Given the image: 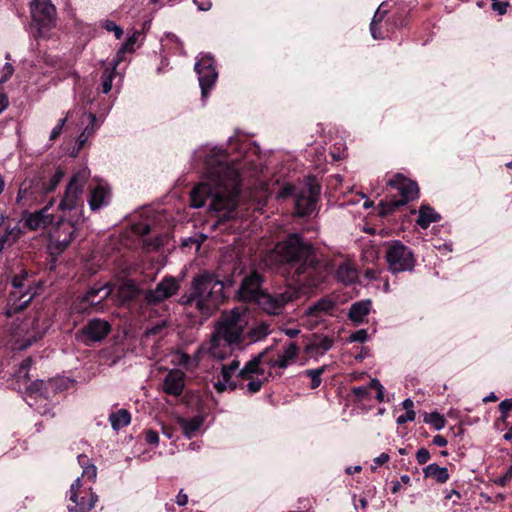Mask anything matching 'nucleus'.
<instances>
[{
	"label": "nucleus",
	"mask_w": 512,
	"mask_h": 512,
	"mask_svg": "<svg viewBox=\"0 0 512 512\" xmlns=\"http://www.w3.org/2000/svg\"><path fill=\"white\" fill-rule=\"evenodd\" d=\"M385 258L389 271L393 274L411 272L415 268L416 260L412 250L399 240L388 243Z\"/></svg>",
	"instance_id": "obj_9"
},
{
	"label": "nucleus",
	"mask_w": 512,
	"mask_h": 512,
	"mask_svg": "<svg viewBox=\"0 0 512 512\" xmlns=\"http://www.w3.org/2000/svg\"><path fill=\"white\" fill-rule=\"evenodd\" d=\"M368 339V333L365 329L357 330L349 337L350 342L364 343Z\"/></svg>",
	"instance_id": "obj_51"
},
{
	"label": "nucleus",
	"mask_w": 512,
	"mask_h": 512,
	"mask_svg": "<svg viewBox=\"0 0 512 512\" xmlns=\"http://www.w3.org/2000/svg\"><path fill=\"white\" fill-rule=\"evenodd\" d=\"M160 329V324L156 323L152 328L147 329L144 334V342L147 343L151 335H155Z\"/></svg>",
	"instance_id": "obj_62"
},
{
	"label": "nucleus",
	"mask_w": 512,
	"mask_h": 512,
	"mask_svg": "<svg viewBox=\"0 0 512 512\" xmlns=\"http://www.w3.org/2000/svg\"><path fill=\"white\" fill-rule=\"evenodd\" d=\"M371 310V301L370 300H362L356 303H353L349 309L348 317L351 321L360 324L363 323L366 316L369 314Z\"/></svg>",
	"instance_id": "obj_27"
},
{
	"label": "nucleus",
	"mask_w": 512,
	"mask_h": 512,
	"mask_svg": "<svg viewBox=\"0 0 512 512\" xmlns=\"http://www.w3.org/2000/svg\"><path fill=\"white\" fill-rule=\"evenodd\" d=\"M415 416H416L415 411H409V412L406 411V413L401 414V415H399L397 417L396 423L398 425H403L406 422L414 421L415 420Z\"/></svg>",
	"instance_id": "obj_55"
},
{
	"label": "nucleus",
	"mask_w": 512,
	"mask_h": 512,
	"mask_svg": "<svg viewBox=\"0 0 512 512\" xmlns=\"http://www.w3.org/2000/svg\"><path fill=\"white\" fill-rule=\"evenodd\" d=\"M336 278L344 284H352L357 279L356 269L348 263H342L336 270Z\"/></svg>",
	"instance_id": "obj_33"
},
{
	"label": "nucleus",
	"mask_w": 512,
	"mask_h": 512,
	"mask_svg": "<svg viewBox=\"0 0 512 512\" xmlns=\"http://www.w3.org/2000/svg\"><path fill=\"white\" fill-rule=\"evenodd\" d=\"M111 200L110 189L102 184H98L90 190L88 204L92 211L96 212L109 205Z\"/></svg>",
	"instance_id": "obj_24"
},
{
	"label": "nucleus",
	"mask_w": 512,
	"mask_h": 512,
	"mask_svg": "<svg viewBox=\"0 0 512 512\" xmlns=\"http://www.w3.org/2000/svg\"><path fill=\"white\" fill-rule=\"evenodd\" d=\"M109 421L111 423V427L115 431H118L130 424L131 414L127 409H119L109 415Z\"/></svg>",
	"instance_id": "obj_32"
},
{
	"label": "nucleus",
	"mask_w": 512,
	"mask_h": 512,
	"mask_svg": "<svg viewBox=\"0 0 512 512\" xmlns=\"http://www.w3.org/2000/svg\"><path fill=\"white\" fill-rule=\"evenodd\" d=\"M23 231L19 225L8 228L0 237V253L13 246L22 236Z\"/></svg>",
	"instance_id": "obj_31"
},
{
	"label": "nucleus",
	"mask_w": 512,
	"mask_h": 512,
	"mask_svg": "<svg viewBox=\"0 0 512 512\" xmlns=\"http://www.w3.org/2000/svg\"><path fill=\"white\" fill-rule=\"evenodd\" d=\"M195 155L203 158L205 177L190 193L191 207L207 206L221 218H232L241 186L237 158H230L217 147L201 148Z\"/></svg>",
	"instance_id": "obj_1"
},
{
	"label": "nucleus",
	"mask_w": 512,
	"mask_h": 512,
	"mask_svg": "<svg viewBox=\"0 0 512 512\" xmlns=\"http://www.w3.org/2000/svg\"><path fill=\"white\" fill-rule=\"evenodd\" d=\"M387 185L396 189L401 197L399 199L393 197L386 202L381 201L380 216H386L418 197L419 188L417 183L407 179L402 174L394 175L387 181Z\"/></svg>",
	"instance_id": "obj_6"
},
{
	"label": "nucleus",
	"mask_w": 512,
	"mask_h": 512,
	"mask_svg": "<svg viewBox=\"0 0 512 512\" xmlns=\"http://www.w3.org/2000/svg\"><path fill=\"white\" fill-rule=\"evenodd\" d=\"M160 247V238L155 236L153 239H145L143 241V249L147 252L158 250Z\"/></svg>",
	"instance_id": "obj_48"
},
{
	"label": "nucleus",
	"mask_w": 512,
	"mask_h": 512,
	"mask_svg": "<svg viewBox=\"0 0 512 512\" xmlns=\"http://www.w3.org/2000/svg\"><path fill=\"white\" fill-rule=\"evenodd\" d=\"M512 410V398L504 399L499 404L500 419L506 421L509 412Z\"/></svg>",
	"instance_id": "obj_47"
},
{
	"label": "nucleus",
	"mask_w": 512,
	"mask_h": 512,
	"mask_svg": "<svg viewBox=\"0 0 512 512\" xmlns=\"http://www.w3.org/2000/svg\"><path fill=\"white\" fill-rule=\"evenodd\" d=\"M137 293L138 289L132 281L122 283L117 289V295L121 303L131 301Z\"/></svg>",
	"instance_id": "obj_34"
},
{
	"label": "nucleus",
	"mask_w": 512,
	"mask_h": 512,
	"mask_svg": "<svg viewBox=\"0 0 512 512\" xmlns=\"http://www.w3.org/2000/svg\"><path fill=\"white\" fill-rule=\"evenodd\" d=\"M327 365H322L319 368L316 369H308L304 371V374L311 378V385L310 387L312 389H316L320 386L322 380L321 375L326 371Z\"/></svg>",
	"instance_id": "obj_42"
},
{
	"label": "nucleus",
	"mask_w": 512,
	"mask_h": 512,
	"mask_svg": "<svg viewBox=\"0 0 512 512\" xmlns=\"http://www.w3.org/2000/svg\"><path fill=\"white\" fill-rule=\"evenodd\" d=\"M263 385V381L260 379H252L247 384V391L250 393H256L260 391Z\"/></svg>",
	"instance_id": "obj_57"
},
{
	"label": "nucleus",
	"mask_w": 512,
	"mask_h": 512,
	"mask_svg": "<svg viewBox=\"0 0 512 512\" xmlns=\"http://www.w3.org/2000/svg\"><path fill=\"white\" fill-rule=\"evenodd\" d=\"M262 283L263 277L256 271L251 272L242 279L238 289L239 298L245 302L255 303L259 299L260 294L265 292L261 288Z\"/></svg>",
	"instance_id": "obj_16"
},
{
	"label": "nucleus",
	"mask_w": 512,
	"mask_h": 512,
	"mask_svg": "<svg viewBox=\"0 0 512 512\" xmlns=\"http://www.w3.org/2000/svg\"><path fill=\"white\" fill-rule=\"evenodd\" d=\"M111 331V325L108 321L93 318L82 328L81 334L87 340L92 342L102 341Z\"/></svg>",
	"instance_id": "obj_20"
},
{
	"label": "nucleus",
	"mask_w": 512,
	"mask_h": 512,
	"mask_svg": "<svg viewBox=\"0 0 512 512\" xmlns=\"http://www.w3.org/2000/svg\"><path fill=\"white\" fill-rule=\"evenodd\" d=\"M319 194L320 187L312 183H308L301 189L286 186L281 192L283 196L292 195L294 197L296 213L301 217L308 216L314 212Z\"/></svg>",
	"instance_id": "obj_10"
},
{
	"label": "nucleus",
	"mask_w": 512,
	"mask_h": 512,
	"mask_svg": "<svg viewBox=\"0 0 512 512\" xmlns=\"http://www.w3.org/2000/svg\"><path fill=\"white\" fill-rule=\"evenodd\" d=\"M69 116L70 112H68L64 118L59 120L58 124L52 129L50 133V140H55L60 135L62 128L66 124Z\"/></svg>",
	"instance_id": "obj_50"
},
{
	"label": "nucleus",
	"mask_w": 512,
	"mask_h": 512,
	"mask_svg": "<svg viewBox=\"0 0 512 512\" xmlns=\"http://www.w3.org/2000/svg\"><path fill=\"white\" fill-rule=\"evenodd\" d=\"M114 291V285L105 283L103 285H94L83 296V301L87 302L90 306H96L103 300L108 298Z\"/></svg>",
	"instance_id": "obj_25"
},
{
	"label": "nucleus",
	"mask_w": 512,
	"mask_h": 512,
	"mask_svg": "<svg viewBox=\"0 0 512 512\" xmlns=\"http://www.w3.org/2000/svg\"><path fill=\"white\" fill-rule=\"evenodd\" d=\"M333 339L326 335L313 334L304 347L305 353L311 358L323 356L333 346Z\"/></svg>",
	"instance_id": "obj_22"
},
{
	"label": "nucleus",
	"mask_w": 512,
	"mask_h": 512,
	"mask_svg": "<svg viewBox=\"0 0 512 512\" xmlns=\"http://www.w3.org/2000/svg\"><path fill=\"white\" fill-rule=\"evenodd\" d=\"M31 16L37 27V37L46 38L56 25V8L50 0H32Z\"/></svg>",
	"instance_id": "obj_12"
},
{
	"label": "nucleus",
	"mask_w": 512,
	"mask_h": 512,
	"mask_svg": "<svg viewBox=\"0 0 512 512\" xmlns=\"http://www.w3.org/2000/svg\"><path fill=\"white\" fill-rule=\"evenodd\" d=\"M82 476L86 477L89 480H95L97 476V468L95 465H86L82 471Z\"/></svg>",
	"instance_id": "obj_54"
},
{
	"label": "nucleus",
	"mask_w": 512,
	"mask_h": 512,
	"mask_svg": "<svg viewBox=\"0 0 512 512\" xmlns=\"http://www.w3.org/2000/svg\"><path fill=\"white\" fill-rule=\"evenodd\" d=\"M118 65V61H115L112 70L106 69L101 76V88L104 94H107L112 89V81L114 77V71Z\"/></svg>",
	"instance_id": "obj_43"
},
{
	"label": "nucleus",
	"mask_w": 512,
	"mask_h": 512,
	"mask_svg": "<svg viewBox=\"0 0 512 512\" xmlns=\"http://www.w3.org/2000/svg\"><path fill=\"white\" fill-rule=\"evenodd\" d=\"M424 422L431 425L437 431L443 429L446 425L444 416L438 412L426 413L424 416Z\"/></svg>",
	"instance_id": "obj_40"
},
{
	"label": "nucleus",
	"mask_w": 512,
	"mask_h": 512,
	"mask_svg": "<svg viewBox=\"0 0 512 512\" xmlns=\"http://www.w3.org/2000/svg\"><path fill=\"white\" fill-rule=\"evenodd\" d=\"M352 394L359 401L366 400V399H368V396H369V387H367V386L354 387L352 389Z\"/></svg>",
	"instance_id": "obj_49"
},
{
	"label": "nucleus",
	"mask_w": 512,
	"mask_h": 512,
	"mask_svg": "<svg viewBox=\"0 0 512 512\" xmlns=\"http://www.w3.org/2000/svg\"><path fill=\"white\" fill-rule=\"evenodd\" d=\"M223 283L212 273H202L194 278L192 291L182 295L179 303L195 307L205 318L211 316L223 302Z\"/></svg>",
	"instance_id": "obj_4"
},
{
	"label": "nucleus",
	"mask_w": 512,
	"mask_h": 512,
	"mask_svg": "<svg viewBox=\"0 0 512 512\" xmlns=\"http://www.w3.org/2000/svg\"><path fill=\"white\" fill-rule=\"evenodd\" d=\"M390 459L389 455L387 453H381L378 457H376L373 460L374 465L371 467L372 470H376L377 467L383 465L384 463L388 462Z\"/></svg>",
	"instance_id": "obj_58"
},
{
	"label": "nucleus",
	"mask_w": 512,
	"mask_h": 512,
	"mask_svg": "<svg viewBox=\"0 0 512 512\" xmlns=\"http://www.w3.org/2000/svg\"><path fill=\"white\" fill-rule=\"evenodd\" d=\"M89 124L84 128L82 133L78 137L79 146H83V144L88 140V138L96 131L98 126L96 125L97 118L93 113L86 114Z\"/></svg>",
	"instance_id": "obj_38"
},
{
	"label": "nucleus",
	"mask_w": 512,
	"mask_h": 512,
	"mask_svg": "<svg viewBox=\"0 0 512 512\" xmlns=\"http://www.w3.org/2000/svg\"><path fill=\"white\" fill-rule=\"evenodd\" d=\"M441 220V216L437 213L432 207L428 205H422L419 208V215L417 219V224L423 228L427 229L431 223H435Z\"/></svg>",
	"instance_id": "obj_28"
},
{
	"label": "nucleus",
	"mask_w": 512,
	"mask_h": 512,
	"mask_svg": "<svg viewBox=\"0 0 512 512\" xmlns=\"http://www.w3.org/2000/svg\"><path fill=\"white\" fill-rule=\"evenodd\" d=\"M136 40H137L136 35H132L122 44L121 48L117 52L116 61H118V63L123 59V56L125 53L131 52L133 50Z\"/></svg>",
	"instance_id": "obj_45"
},
{
	"label": "nucleus",
	"mask_w": 512,
	"mask_h": 512,
	"mask_svg": "<svg viewBox=\"0 0 512 512\" xmlns=\"http://www.w3.org/2000/svg\"><path fill=\"white\" fill-rule=\"evenodd\" d=\"M272 351V347H267L253 359L248 361L242 369H239V376L241 378H250L252 374H264V370L260 369L259 365L264 358Z\"/></svg>",
	"instance_id": "obj_26"
},
{
	"label": "nucleus",
	"mask_w": 512,
	"mask_h": 512,
	"mask_svg": "<svg viewBox=\"0 0 512 512\" xmlns=\"http://www.w3.org/2000/svg\"><path fill=\"white\" fill-rule=\"evenodd\" d=\"M4 74L0 79V83L6 82L14 73V68L10 63H6L3 67Z\"/></svg>",
	"instance_id": "obj_59"
},
{
	"label": "nucleus",
	"mask_w": 512,
	"mask_h": 512,
	"mask_svg": "<svg viewBox=\"0 0 512 512\" xmlns=\"http://www.w3.org/2000/svg\"><path fill=\"white\" fill-rule=\"evenodd\" d=\"M54 199H51L42 209L32 213L25 212L23 215L24 226L30 231L45 229L54 221L53 214L49 213L50 207L53 205Z\"/></svg>",
	"instance_id": "obj_18"
},
{
	"label": "nucleus",
	"mask_w": 512,
	"mask_h": 512,
	"mask_svg": "<svg viewBox=\"0 0 512 512\" xmlns=\"http://www.w3.org/2000/svg\"><path fill=\"white\" fill-rule=\"evenodd\" d=\"M133 229L134 231L137 233V234H140V235H147L151 232V226L146 223V222H139V223H136L134 224L133 226Z\"/></svg>",
	"instance_id": "obj_53"
},
{
	"label": "nucleus",
	"mask_w": 512,
	"mask_h": 512,
	"mask_svg": "<svg viewBox=\"0 0 512 512\" xmlns=\"http://www.w3.org/2000/svg\"><path fill=\"white\" fill-rule=\"evenodd\" d=\"M382 7L383 4H381L380 7H378L370 23L371 36L376 40L385 38V35L380 31V29L377 26L378 23H380L387 14V11L383 10Z\"/></svg>",
	"instance_id": "obj_35"
},
{
	"label": "nucleus",
	"mask_w": 512,
	"mask_h": 512,
	"mask_svg": "<svg viewBox=\"0 0 512 512\" xmlns=\"http://www.w3.org/2000/svg\"><path fill=\"white\" fill-rule=\"evenodd\" d=\"M507 6H508V3L499 2V1H498V3L492 4L493 10L497 11L500 15H502L506 12Z\"/></svg>",
	"instance_id": "obj_64"
},
{
	"label": "nucleus",
	"mask_w": 512,
	"mask_h": 512,
	"mask_svg": "<svg viewBox=\"0 0 512 512\" xmlns=\"http://www.w3.org/2000/svg\"><path fill=\"white\" fill-rule=\"evenodd\" d=\"M76 227L71 222H60L50 233V247L58 253L63 252L71 243Z\"/></svg>",
	"instance_id": "obj_17"
},
{
	"label": "nucleus",
	"mask_w": 512,
	"mask_h": 512,
	"mask_svg": "<svg viewBox=\"0 0 512 512\" xmlns=\"http://www.w3.org/2000/svg\"><path fill=\"white\" fill-rule=\"evenodd\" d=\"M240 362L237 359H233L229 364H223L221 366V378L214 383V388L218 392H223L226 389L234 390L236 384L232 382V376L239 373Z\"/></svg>",
	"instance_id": "obj_23"
},
{
	"label": "nucleus",
	"mask_w": 512,
	"mask_h": 512,
	"mask_svg": "<svg viewBox=\"0 0 512 512\" xmlns=\"http://www.w3.org/2000/svg\"><path fill=\"white\" fill-rule=\"evenodd\" d=\"M195 5H197L198 9L201 11H207L211 8L212 3L210 0H193Z\"/></svg>",
	"instance_id": "obj_60"
},
{
	"label": "nucleus",
	"mask_w": 512,
	"mask_h": 512,
	"mask_svg": "<svg viewBox=\"0 0 512 512\" xmlns=\"http://www.w3.org/2000/svg\"><path fill=\"white\" fill-rule=\"evenodd\" d=\"M247 324L246 311L243 308L235 307L222 312L214 323L210 338L197 349L196 357L205 354L218 361L231 357L234 350L243 342Z\"/></svg>",
	"instance_id": "obj_3"
},
{
	"label": "nucleus",
	"mask_w": 512,
	"mask_h": 512,
	"mask_svg": "<svg viewBox=\"0 0 512 512\" xmlns=\"http://www.w3.org/2000/svg\"><path fill=\"white\" fill-rule=\"evenodd\" d=\"M47 331V325L36 316L31 320L24 321L13 334V349L25 350L42 339Z\"/></svg>",
	"instance_id": "obj_11"
},
{
	"label": "nucleus",
	"mask_w": 512,
	"mask_h": 512,
	"mask_svg": "<svg viewBox=\"0 0 512 512\" xmlns=\"http://www.w3.org/2000/svg\"><path fill=\"white\" fill-rule=\"evenodd\" d=\"M425 478H432L437 483H446L449 479V472L446 467H441L437 463H431L423 468Z\"/></svg>",
	"instance_id": "obj_30"
},
{
	"label": "nucleus",
	"mask_w": 512,
	"mask_h": 512,
	"mask_svg": "<svg viewBox=\"0 0 512 512\" xmlns=\"http://www.w3.org/2000/svg\"><path fill=\"white\" fill-rule=\"evenodd\" d=\"M203 424L201 417H193L188 420H183L181 423L183 432L187 438H192Z\"/></svg>",
	"instance_id": "obj_37"
},
{
	"label": "nucleus",
	"mask_w": 512,
	"mask_h": 512,
	"mask_svg": "<svg viewBox=\"0 0 512 512\" xmlns=\"http://www.w3.org/2000/svg\"><path fill=\"white\" fill-rule=\"evenodd\" d=\"M430 457V452L426 448H420L416 453V460L420 465L427 463Z\"/></svg>",
	"instance_id": "obj_52"
},
{
	"label": "nucleus",
	"mask_w": 512,
	"mask_h": 512,
	"mask_svg": "<svg viewBox=\"0 0 512 512\" xmlns=\"http://www.w3.org/2000/svg\"><path fill=\"white\" fill-rule=\"evenodd\" d=\"M299 297V290L291 285L280 288L273 293L260 294L255 302L259 309L268 315L277 316L283 313L285 306Z\"/></svg>",
	"instance_id": "obj_8"
},
{
	"label": "nucleus",
	"mask_w": 512,
	"mask_h": 512,
	"mask_svg": "<svg viewBox=\"0 0 512 512\" xmlns=\"http://www.w3.org/2000/svg\"><path fill=\"white\" fill-rule=\"evenodd\" d=\"M194 70L198 75L201 97L204 100L207 98L209 91L213 88L218 78L213 56L207 53L199 54L196 58Z\"/></svg>",
	"instance_id": "obj_14"
},
{
	"label": "nucleus",
	"mask_w": 512,
	"mask_h": 512,
	"mask_svg": "<svg viewBox=\"0 0 512 512\" xmlns=\"http://www.w3.org/2000/svg\"><path fill=\"white\" fill-rule=\"evenodd\" d=\"M13 290L9 294L6 314L12 316L23 310L34 298L36 290L28 280V273L22 270L12 279Z\"/></svg>",
	"instance_id": "obj_7"
},
{
	"label": "nucleus",
	"mask_w": 512,
	"mask_h": 512,
	"mask_svg": "<svg viewBox=\"0 0 512 512\" xmlns=\"http://www.w3.org/2000/svg\"><path fill=\"white\" fill-rule=\"evenodd\" d=\"M512 479V465L507 469L506 473L495 480L499 486H506Z\"/></svg>",
	"instance_id": "obj_56"
},
{
	"label": "nucleus",
	"mask_w": 512,
	"mask_h": 512,
	"mask_svg": "<svg viewBox=\"0 0 512 512\" xmlns=\"http://www.w3.org/2000/svg\"><path fill=\"white\" fill-rule=\"evenodd\" d=\"M146 441L149 444H157L159 441L158 433L156 431L150 430L146 433Z\"/></svg>",
	"instance_id": "obj_63"
},
{
	"label": "nucleus",
	"mask_w": 512,
	"mask_h": 512,
	"mask_svg": "<svg viewBox=\"0 0 512 512\" xmlns=\"http://www.w3.org/2000/svg\"><path fill=\"white\" fill-rule=\"evenodd\" d=\"M300 348L295 342L285 344L278 352L276 358L266 359L269 368L286 369L298 357Z\"/></svg>",
	"instance_id": "obj_19"
},
{
	"label": "nucleus",
	"mask_w": 512,
	"mask_h": 512,
	"mask_svg": "<svg viewBox=\"0 0 512 512\" xmlns=\"http://www.w3.org/2000/svg\"><path fill=\"white\" fill-rule=\"evenodd\" d=\"M89 176L90 172L87 168H83L73 174L66 187L65 194L58 205L61 211H71L82 206L81 196Z\"/></svg>",
	"instance_id": "obj_13"
},
{
	"label": "nucleus",
	"mask_w": 512,
	"mask_h": 512,
	"mask_svg": "<svg viewBox=\"0 0 512 512\" xmlns=\"http://www.w3.org/2000/svg\"><path fill=\"white\" fill-rule=\"evenodd\" d=\"M432 443L438 447H445L447 446L448 441L444 436L437 434L433 437Z\"/></svg>",
	"instance_id": "obj_61"
},
{
	"label": "nucleus",
	"mask_w": 512,
	"mask_h": 512,
	"mask_svg": "<svg viewBox=\"0 0 512 512\" xmlns=\"http://www.w3.org/2000/svg\"><path fill=\"white\" fill-rule=\"evenodd\" d=\"M178 281L173 277H164L162 279V299L172 296L178 291Z\"/></svg>",
	"instance_id": "obj_41"
},
{
	"label": "nucleus",
	"mask_w": 512,
	"mask_h": 512,
	"mask_svg": "<svg viewBox=\"0 0 512 512\" xmlns=\"http://www.w3.org/2000/svg\"><path fill=\"white\" fill-rule=\"evenodd\" d=\"M81 479L77 478L70 486L68 512H90L94 508L97 496L88 490L81 489Z\"/></svg>",
	"instance_id": "obj_15"
},
{
	"label": "nucleus",
	"mask_w": 512,
	"mask_h": 512,
	"mask_svg": "<svg viewBox=\"0 0 512 512\" xmlns=\"http://www.w3.org/2000/svg\"><path fill=\"white\" fill-rule=\"evenodd\" d=\"M185 387V373L181 369L170 370L162 383V391L168 395L179 397Z\"/></svg>",
	"instance_id": "obj_21"
},
{
	"label": "nucleus",
	"mask_w": 512,
	"mask_h": 512,
	"mask_svg": "<svg viewBox=\"0 0 512 512\" xmlns=\"http://www.w3.org/2000/svg\"><path fill=\"white\" fill-rule=\"evenodd\" d=\"M160 303V283H157L153 290H148L145 293V305L143 306V313L146 314L153 310Z\"/></svg>",
	"instance_id": "obj_36"
},
{
	"label": "nucleus",
	"mask_w": 512,
	"mask_h": 512,
	"mask_svg": "<svg viewBox=\"0 0 512 512\" xmlns=\"http://www.w3.org/2000/svg\"><path fill=\"white\" fill-rule=\"evenodd\" d=\"M334 307L335 303L332 300L322 298L307 308L306 315L312 317H320L324 314H330Z\"/></svg>",
	"instance_id": "obj_29"
},
{
	"label": "nucleus",
	"mask_w": 512,
	"mask_h": 512,
	"mask_svg": "<svg viewBox=\"0 0 512 512\" xmlns=\"http://www.w3.org/2000/svg\"><path fill=\"white\" fill-rule=\"evenodd\" d=\"M64 176L62 169L58 168L49 178L35 177L24 181L17 195V202L21 205L41 203L45 196L55 190Z\"/></svg>",
	"instance_id": "obj_5"
},
{
	"label": "nucleus",
	"mask_w": 512,
	"mask_h": 512,
	"mask_svg": "<svg viewBox=\"0 0 512 512\" xmlns=\"http://www.w3.org/2000/svg\"><path fill=\"white\" fill-rule=\"evenodd\" d=\"M103 28H105L107 31L109 32H113L116 39H121L122 36H123V29L118 26L115 22L111 21V20H106L104 21L103 23Z\"/></svg>",
	"instance_id": "obj_46"
},
{
	"label": "nucleus",
	"mask_w": 512,
	"mask_h": 512,
	"mask_svg": "<svg viewBox=\"0 0 512 512\" xmlns=\"http://www.w3.org/2000/svg\"><path fill=\"white\" fill-rule=\"evenodd\" d=\"M271 258L292 270V279L303 288L318 287L326 278L324 264L313 245L300 233H291L276 244Z\"/></svg>",
	"instance_id": "obj_2"
},
{
	"label": "nucleus",
	"mask_w": 512,
	"mask_h": 512,
	"mask_svg": "<svg viewBox=\"0 0 512 512\" xmlns=\"http://www.w3.org/2000/svg\"><path fill=\"white\" fill-rule=\"evenodd\" d=\"M270 332V325L264 321H261L256 323L248 334L253 341H259L269 335Z\"/></svg>",
	"instance_id": "obj_39"
},
{
	"label": "nucleus",
	"mask_w": 512,
	"mask_h": 512,
	"mask_svg": "<svg viewBox=\"0 0 512 512\" xmlns=\"http://www.w3.org/2000/svg\"><path fill=\"white\" fill-rule=\"evenodd\" d=\"M172 362L185 369H189L192 364V359L186 353L176 352L172 355Z\"/></svg>",
	"instance_id": "obj_44"
}]
</instances>
